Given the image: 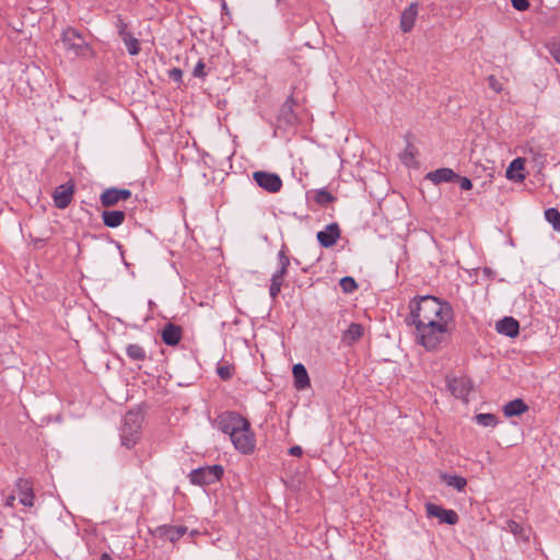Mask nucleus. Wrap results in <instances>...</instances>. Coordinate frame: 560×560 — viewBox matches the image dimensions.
Listing matches in <instances>:
<instances>
[{"label":"nucleus","instance_id":"nucleus-5","mask_svg":"<svg viewBox=\"0 0 560 560\" xmlns=\"http://www.w3.org/2000/svg\"><path fill=\"white\" fill-rule=\"evenodd\" d=\"M224 469L221 465L205 466L194 469L189 474L192 485L208 486L219 481L223 476Z\"/></svg>","mask_w":560,"mask_h":560},{"label":"nucleus","instance_id":"nucleus-24","mask_svg":"<svg viewBox=\"0 0 560 560\" xmlns=\"http://www.w3.org/2000/svg\"><path fill=\"white\" fill-rule=\"evenodd\" d=\"M120 36L124 40V44L127 47L128 52L132 56L138 55L140 51L139 40L135 38L130 33L124 30H120Z\"/></svg>","mask_w":560,"mask_h":560},{"label":"nucleus","instance_id":"nucleus-42","mask_svg":"<svg viewBox=\"0 0 560 560\" xmlns=\"http://www.w3.org/2000/svg\"><path fill=\"white\" fill-rule=\"evenodd\" d=\"M126 28H127V25H126L121 20H119L118 30H119V31H120V30L126 31Z\"/></svg>","mask_w":560,"mask_h":560},{"label":"nucleus","instance_id":"nucleus-30","mask_svg":"<svg viewBox=\"0 0 560 560\" xmlns=\"http://www.w3.org/2000/svg\"><path fill=\"white\" fill-rule=\"evenodd\" d=\"M315 201L320 206H326L335 200V197L326 189L316 191Z\"/></svg>","mask_w":560,"mask_h":560},{"label":"nucleus","instance_id":"nucleus-15","mask_svg":"<svg viewBox=\"0 0 560 560\" xmlns=\"http://www.w3.org/2000/svg\"><path fill=\"white\" fill-rule=\"evenodd\" d=\"M292 372L294 377V387L298 390H303L311 386L308 373L302 363L294 364Z\"/></svg>","mask_w":560,"mask_h":560},{"label":"nucleus","instance_id":"nucleus-9","mask_svg":"<svg viewBox=\"0 0 560 560\" xmlns=\"http://www.w3.org/2000/svg\"><path fill=\"white\" fill-rule=\"evenodd\" d=\"M131 197V191L126 188H107L105 189L101 197V203L103 207H113L117 205L119 201L127 200Z\"/></svg>","mask_w":560,"mask_h":560},{"label":"nucleus","instance_id":"nucleus-36","mask_svg":"<svg viewBox=\"0 0 560 560\" xmlns=\"http://www.w3.org/2000/svg\"><path fill=\"white\" fill-rule=\"evenodd\" d=\"M512 5L517 11H525L529 8L528 0H511Z\"/></svg>","mask_w":560,"mask_h":560},{"label":"nucleus","instance_id":"nucleus-31","mask_svg":"<svg viewBox=\"0 0 560 560\" xmlns=\"http://www.w3.org/2000/svg\"><path fill=\"white\" fill-rule=\"evenodd\" d=\"M340 287L345 293H352L357 290L358 284L352 277L347 276L340 280Z\"/></svg>","mask_w":560,"mask_h":560},{"label":"nucleus","instance_id":"nucleus-3","mask_svg":"<svg viewBox=\"0 0 560 560\" xmlns=\"http://www.w3.org/2000/svg\"><path fill=\"white\" fill-rule=\"evenodd\" d=\"M61 42L65 49L75 57H85L92 52L85 38L73 27H68L62 32Z\"/></svg>","mask_w":560,"mask_h":560},{"label":"nucleus","instance_id":"nucleus-39","mask_svg":"<svg viewBox=\"0 0 560 560\" xmlns=\"http://www.w3.org/2000/svg\"><path fill=\"white\" fill-rule=\"evenodd\" d=\"M293 104H294V101H293V97H289L285 103L283 104L282 106V113L283 114H287V113H290L292 115V110H293Z\"/></svg>","mask_w":560,"mask_h":560},{"label":"nucleus","instance_id":"nucleus-43","mask_svg":"<svg viewBox=\"0 0 560 560\" xmlns=\"http://www.w3.org/2000/svg\"><path fill=\"white\" fill-rule=\"evenodd\" d=\"M101 560H113V558L108 553H103Z\"/></svg>","mask_w":560,"mask_h":560},{"label":"nucleus","instance_id":"nucleus-13","mask_svg":"<svg viewBox=\"0 0 560 560\" xmlns=\"http://www.w3.org/2000/svg\"><path fill=\"white\" fill-rule=\"evenodd\" d=\"M495 329L501 335L514 338L520 332V324L515 318L506 316L497 322Z\"/></svg>","mask_w":560,"mask_h":560},{"label":"nucleus","instance_id":"nucleus-33","mask_svg":"<svg viewBox=\"0 0 560 560\" xmlns=\"http://www.w3.org/2000/svg\"><path fill=\"white\" fill-rule=\"evenodd\" d=\"M206 63L202 61V60H199L194 70H192V75L195 78H200V79H205L206 75H207V72H206Z\"/></svg>","mask_w":560,"mask_h":560},{"label":"nucleus","instance_id":"nucleus-8","mask_svg":"<svg viewBox=\"0 0 560 560\" xmlns=\"http://www.w3.org/2000/svg\"><path fill=\"white\" fill-rule=\"evenodd\" d=\"M425 510L429 517H436L441 523L455 525L458 522V515L454 510H447L434 503H428Z\"/></svg>","mask_w":560,"mask_h":560},{"label":"nucleus","instance_id":"nucleus-32","mask_svg":"<svg viewBox=\"0 0 560 560\" xmlns=\"http://www.w3.org/2000/svg\"><path fill=\"white\" fill-rule=\"evenodd\" d=\"M278 259H279L280 268L276 272H278L280 275H287L288 267L290 265V259H289L288 255L285 254L284 249H281L279 252Z\"/></svg>","mask_w":560,"mask_h":560},{"label":"nucleus","instance_id":"nucleus-16","mask_svg":"<svg viewBox=\"0 0 560 560\" xmlns=\"http://www.w3.org/2000/svg\"><path fill=\"white\" fill-rule=\"evenodd\" d=\"M156 530L161 537H164V538L168 539L170 541L175 542L186 534L187 527L182 526V525H179V526L162 525V526L158 527Z\"/></svg>","mask_w":560,"mask_h":560},{"label":"nucleus","instance_id":"nucleus-6","mask_svg":"<svg viewBox=\"0 0 560 560\" xmlns=\"http://www.w3.org/2000/svg\"><path fill=\"white\" fill-rule=\"evenodd\" d=\"M253 178L260 188L270 194L278 192L282 188V179L276 173L257 171L253 174Z\"/></svg>","mask_w":560,"mask_h":560},{"label":"nucleus","instance_id":"nucleus-21","mask_svg":"<svg viewBox=\"0 0 560 560\" xmlns=\"http://www.w3.org/2000/svg\"><path fill=\"white\" fill-rule=\"evenodd\" d=\"M528 406L521 398H516L514 400L509 401L503 407L504 416L510 418L514 416H520L527 411Z\"/></svg>","mask_w":560,"mask_h":560},{"label":"nucleus","instance_id":"nucleus-14","mask_svg":"<svg viewBox=\"0 0 560 560\" xmlns=\"http://www.w3.org/2000/svg\"><path fill=\"white\" fill-rule=\"evenodd\" d=\"M418 15V4L412 2L410 3L401 13L400 16V28L404 33L410 32L413 26Z\"/></svg>","mask_w":560,"mask_h":560},{"label":"nucleus","instance_id":"nucleus-34","mask_svg":"<svg viewBox=\"0 0 560 560\" xmlns=\"http://www.w3.org/2000/svg\"><path fill=\"white\" fill-rule=\"evenodd\" d=\"M488 84L491 90H493L495 93H500L502 91V84L499 82V80L494 75L488 77Z\"/></svg>","mask_w":560,"mask_h":560},{"label":"nucleus","instance_id":"nucleus-35","mask_svg":"<svg viewBox=\"0 0 560 560\" xmlns=\"http://www.w3.org/2000/svg\"><path fill=\"white\" fill-rule=\"evenodd\" d=\"M168 77L176 83L183 80V71L179 68H173L168 71Z\"/></svg>","mask_w":560,"mask_h":560},{"label":"nucleus","instance_id":"nucleus-22","mask_svg":"<svg viewBox=\"0 0 560 560\" xmlns=\"http://www.w3.org/2000/svg\"><path fill=\"white\" fill-rule=\"evenodd\" d=\"M523 170L524 159L517 158L508 167L506 177L515 182H522L525 178V175L522 173Z\"/></svg>","mask_w":560,"mask_h":560},{"label":"nucleus","instance_id":"nucleus-28","mask_svg":"<svg viewBox=\"0 0 560 560\" xmlns=\"http://www.w3.org/2000/svg\"><path fill=\"white\" fill-rule=\"evenodd\" d=\"M545 219L552 225L553 230L560 231V211L558 209H547L545 211Z\"/></svg>","mask_w":560,"mask_h":560},{"label":"nucleus","instance_id":"nucleus-17","mask_svg":"<svg viewBox=\"0 0 560 560\" xmlns=\"http://www.w3.org/2000/svg\"><path fill=\"white\" fill-rule=\"evenodd\" d=\"M364 327L361 324L352 323L349 327L343 331L341 336V341L347 346L354 345L358 340H360L363 336Z\"/></svg>","mask_w":560,"mask_h":560},{"label":"nucleus","instance_id":"nucleus-19","mask_svg":"<svg viewBox=\"0 0 560 560\" xmlns=\"http://www.w3.org/2000/svg\"><path fill=\"white\" fill-rule=\"evenodd\" d=\"M126 213L120 210H106L102 213L103 223L107 228H118L125 221Z\"/></svg>","mask_w":560,"mask_h":560},{"label":"nucleus","instance_id":"nucleus-25","mask_svg":"<svg viewBox=\"0 0 560 560\" xmlns=\"http://www.w3.org/2000/svg\"><path fill=\"white\" fill-rule=\"evenodd\" d=\"M126 353H127L128 358L133 361L142 362L147 359L145 350L143 349L142 346H140L138 343L128 345L126 348Z\"/></svg>","mask_w":560,"mask_h":560},{"label":"nucleus","instance_id":"nucleus-10","mask_svg":"<svg viewBox=\"0 0 560 560\" xmlns=\"http://www.w3.org/2000/svg\"><path fill=\"white\" fill-rule=\"evenodd\" d=\"M73 194V184L59 185L52 194L55 206L58 209H66L71 203Z\"/></svg>","mask_w":560,"mask_h":560},{"label":"nucleus","instance_id":"nucleus-27","mask_svg":"<svg viewBox=\"0 0 560 560\" xmlns=\"http://www.w3.org/2000/svg\"><path fill=\"white\" fill-rule=\"evenodd\" d=\"M504 528L512 533L517 538L528 539L526 529L521 524L513 520H509Z\"/></svg>","mask_w":560,"mask_h":560},{"label":"nucleus","instance_id":"nucleus-4","mask_svg":"<svg viewBox=\"0 0 560 560\" xmlns=\"http://www.w3.org/2000/svg\"><path fill=\"white\" fill-rule=\"evenodd\" d=\"M142 417L139 412L129 411L124 418L121 428V444L127 448L136 444L141 429Z\"/></svg>","mask_w":560,"mask_h":560},{"label":"nucleus","instance_id":"nucleus-41","mask_svg":"<svg viewBox=\"0 0 560 560\" xmlns=\"http://www.w3.org/2000/svg\"><path fill=\"white\" fill-rule=\"evenodd\" d=\"M289 454L292 456H301L303 454V450L301 446L295 445L289 450Z\"/></svg>","mask_w":560,"mask_h":560},{"label":"nucleus","instance_id":"nucleus-11","mask_svg":"<svg viewBox=\"0 0 560 560\" xmlns=\"http://www.w3.org/2000/svg\"><path fill=\"white\" fill-rule=\"evenodd\" d=\"M340 237V229L337 223L328 224L325 230L317 233V241L323 247H331Z\"/></svg>","mask_w":560,"mask_h":560},{"label":"nucleus","instance_id":"nucleus-20","mask_svg":"<svg viewBox=\"0 0 560 560\" xmlns=\"http://www.w3.org/2000/svg\"><path fill=\"white\" fill-rule=\"evenodd\" d=\"M457 174L451 168H439L433 172L428 173L427 178H429L434 184L448 183L455 179Z\"/></svg>","mask_w":560,"mask_h":560},{"label":"nucleus","instance_id":"nucleus-23","mask_svg":"<svg viewBox=\"0 0 560 560\" xmlns=\"http://www.w3.org/2000/svg\"><path fill=\"white\" fill-rule=\"evenodd\" d=\"M440 477L448 487H452L457 491H463L467 486V480L462 476L441 474Z\"/></svg>","mask_w":560,"mask_h":560},{"label":"nucleus","instance_id":"nucleus-7","mask_svg":"<svg viewBox=\"0 0 560 560\" xmlns=\"http://www.w3.org/2000/svg\"><path fill=\"white\" fill-rule=\"evenodd\" d=\"M447 387L452 395L458 399L468 401V395L472 390V382L466 376L460 377H447Z\"/></svg>","mask_w":560,"mask_h":560},{"label":"nucleus","instance_id":"nucleus-38","mask_svg":"<svg viewBox=\"0 0 560 560\" xmlns=\"http://www.w3.org/2000/svg\"><path fill=\"white\" fill-rule=\"evenodd\" d=\"M218 374L222 380H229L232 376L231 371L228 366H219Z\"/></svg>","mask_w":560,"mask_h":560},{"label":"nucleus","instance_id":"nucleus-2","mask_svg":"<svg viewBox=\"0 0 560 560\" xmlns=\"http://www.w3.org/2000/svg\"><path fill=\"white\" fill-rule=\"evenodd\" d=\"M214 427L230 436L234 447L242 454H250L255 450V434L249 421L236 411H226L214 420Z\"/></svg>","mask_w":560,"mask_h":560},{"label":"nucleus","instance_id":"nucleus-18","mask_svg":"<svg viewBox=\"0 0 560 560\" xmlns=\"http://www.w3.org/2000/svg\"><path fill=\"white\" fill-rule=\"evenodd\" d=\"M19 500L24 506H33L34 493L32 483L26 479L18 481Z\"/></svg>","mask_w":560,"mask_h":560},{"label":"nucleus","instance_id":"nucleus-44","mask_svg":"<svg viewBox=\"0 0 560 560\" xmlns=\"http://www.w3.org/2000/svg\"><path fill=\"white\" fill-rule=\"evenodd\" d=\"M14 499H15L14 497H9L8 500H7V504L12 506L13 502H14Z\"/></svg>","mask_w":560,"mask_h":560},{"label":"nucleus","instance_id":"nucleus-26","mask_svg":"<svg viewBox=\"0 0 560 560\" xmlns=\"http://www.w3.org/2000/svg\"><path fill=\"white\" fill-rule=\"evenodd\" d=\"M284 276L285 275H280L278 272H275L272 275L271 284L269 288V294L272 300H276L277 296L279 295V293L281 291L282 283H283Z\"/></svg>","mask_w":560,"mask_h":560},{"label":"nucleus","instance_id":"nucleus-12","mask_svg":"<svg viewBox=\"0 0 560 560\" xmlns=\"http://www.w3.org/2000/svg\"><path fill=\"white\" fill-rule=\"evenodd\" d=\"M183 337V329L174 323H167L161 331L162 341L167 346H177Z\"/></svg>","mask_w":560,"mask_h":560},{"label":"nucleus","instance_id":"nucleus-29","mask_svg":"<svg viewBox=\"0 0 560 560\" xmlns=\"http://www.w3.org/2000/svg\"><path fill=\"white\" fill-rule=\"evenodd\" d=\"M475 421L482 427H495L498 419L493 413H478L475 416Z\"/></svg>","mask_w":560,"mask_h":560},{"label":"nucleus","instance_id":"nucleus-37","mask_svg":"<svg viewBox=\"0 0 560 560\" xmlns=\"http://www.w3.org/2000/svg\"><path fill=\"white\" fill-rule=\"evenodd\" d=\"M455 179L458 180L459 183V187L463 189V190H469L472 188V183L469 178L467 177H462V176H458L455 177Z\"/></svg>","mask_w":560,"mask_h":560},{"label":"nucleus","instance_id":"nucleus-40","mask_svg":"<svg viewBox=\"0 0 560 560\" xmlns=\"http://www.w3.org/2000/svg\"><path fill=\"white\" fill-rule=\"evenodd\" d=\"M551 54L553 58L560 63V42L553 45Z\"/></svg>","mask_w":560,"mask_h":560},{"label":"nucleus","instance_id":"nucleus-1","mask_svg":"<svg viewBox=\"0 0 560 560\" xmlns=\"http://www.w3.org/2000/svg\"><path fill=\"white\" fill-rule=\"evenodd\" d=\"M406 324L415 327L417 343L434 351L448 339L453 330L452 305L433 295L415 296L408 304Z\"/></svg>","mask_w":560,"mask_h":560}]
</instances>
